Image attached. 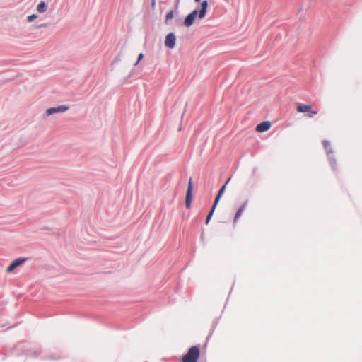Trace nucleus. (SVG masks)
<instances>
[{"instance_id": "1", "label": "nucleus", "mask_w": 362, "mask_h": 362, "mask_svg": "<svg viewBox=\"0 0 362 362\" xmlns=\"http://www.w3.org/2000/svg\"><path fill=\"white\" fill-rule=\"evenodd\" d=\"M209 3L207 0H204L201 3L200 8H196L192 11L190 13L187 15L184 20V25L186 27H190L194 23L196 18L199 19H203L206 14Z\"/></svg>"}, {"instance_id": "2", "label": "nucleus", "mask_w": 362, "mask_h": 362, "mask_svg": "<svg viewBox=\"0 0 362 362\" xmlns=\"http://www.w3.org/2000/svg\"><path fill=\"white\" fill-rule=\"evenodd\" d=\"M200 356L199 346H192L183 356L182 362H197Z\"/></svg>"}, {"instance_id": "3", "label": "nucleus", "mask_w": 362, "mask_h": 362, "mask_svg": "<svg viewBox=\"0 0 362 362\" xmlns=\"http://www.w3.org/2000/svg\"><path fill=\"white\" fill-rule=\"evenodd\" d=\"M192 190H193V182L192 178L190 177L188 181L187 189L185 196V207L189 209L191 207L192 201Z\"/></svg>"}, {"instance_id": "4", "label": "nucleus", "mask_w": 362, "mask_h": 362, "mask_svg": "<svg viewBox=\"0 0 362 362\" xmlns=\"http://www.w3.org/2000/svg\"><path fill=\"white\" fill-rule=\"evenodd\" d=\"M69 109V106H68V105H59L57 107H53L48 108L45 112V115L47 116H50L55 113L66 112Z\"/></svg>"}, {"instance_id": "5", "label": "nucleus", "mask_w": 362, "mask_h": 362, "mask_svg": "<svg viewBox=\"0 0 362 362\" xmlns=\"http://www.w3.org/2000/svg\"><path fill=\"white\" fill-rule=\"evenodd\" d=\"M297 111L298 112H308L309 117H312L313 115H317V110H312V106L310 105L300 104L297 106Z\"/></svg>"}, {"instance_id": "6", "label": "nucleus", "mask_w": 362, "mask_h": 362, "mask_svg": "<svg viewBox=\"0 0 362 362\" xmlns=\"http://www.w3.org/2000/svg\"><path fill=\"white\" fill-rule=\"evenodd\" d=\"M176 36L174 33H168L165 40V45L166 47L173 49L175 46Z\"/></svg>"}, {"instance_id": "7", "label": "nucleus", "mask_w": 362, "mask_h": 362, "mask_svg": "<svg viewBox=\"0 0 362 362\" xmlns=\"http://www.w3.org/2000/svg\"><path fill=\"white\" fill-rule=\"evenodd\" d=\"M271 123L269 121H264L256 126V131L257 132H264L268 131L271 128Z\"/></svg>"}, {"instance_id": "8", "label": "nucleus", "mask_w": 362, "mask_h": 362, "mask_svg": "<svg viewBox=\"0 0 362 362\" xmlns=\"http://www.w3.org/2000/svg\"><path fill=\"white\" fill-rule=\"evenodd\" d=\"M47 9V4L45 1H42L37 6V11L39 13H45Z\"/></svg>"}, {"instance_id": "9", "label": "nucleus", "mask_w": 362, "mask_h": 362, "mask_svg": "<svg viewBox=\"0 0 362 362\" xmlns=\"http://www.w3.org/2000/svg\"><path fill=\"white\" fill-rule=\"evenodd\" d=\"M223 193L224 192L222 190H218V194H216V196L215 197V199H214V202L213 203L212 207H214L215 209L216 208L217 204H218L221 197L223 194Z\"/></svg>"}, {"instance_id": "10", "label": "nucleus", "mask_w": 362, "mask_h": 362, "mask_svg": "<svg viewBox=\"0 0 362 362\" xmlns=\"http://www.w3.org/2000/svg\"><path fill=\"white\" fill-rule=\"evenodd\" d=\"M27 260L26 258H24V257H18V258H16L15 259L13 262L15 264V265L18 267H20L21 265H22L23 264H24L25 262V261Z\"/></svg>"}, {"instance_id": "11", "label": "nucleus", "mask_w": 362, "mask_h": 362, "mask_svg": "<svg viewBox=\"0 0 362 362\" xmlns=\"http://www.w3.org/2000/svg\"><path fill=\"white\" fill-rule=\"evenodd\" d=\"M322 145H323L324 148L325 149V151H327V153L328 154L332 153V148H331V145H330V143L329 141H327L326 140L323 141H322Z\"/></svg>"}, {"instance_id": "12", "label": "nucleus", "mask_w": 362, "mask_h": 362, "mask_svg": "<svg viewBox=\"0 0 362 362\" xmlns=\"http://www.w3.org/2000/svg\"><path fill=\"white\" fill-rule=\"evenodd\" d=\"M215 209H216L215 208L211 206V209H210L209 212L208 213V214L206 216V218L205 223L206 225L209 223L210 220L211 219Z\"/></svg>"}, {"instance_id": "13", "label": "nucleus", "mask_w": 362, "mask_h": 362, "mask_svg": "<svg viewBox=\"0 0 362 362\" xmlns=\"http://www.w3.org/2000/svg\"><path fill=\"white\" fill-rule=\"evenodd\" d=\"M244 208H245V205H243L241 206L237 211L236 212V214H235V218H234V221H236L237 219L241 216L243 210H244Z\"/></svg>"}, {"instance_id": "14", "label": "nucleus", "mask_w": 362, "mask_h": 362, "mask_svg": "<svg viewBox=\"0 0 362 362\" xmlns=\"http://www.w3.org/2000/svg\"><path fill=\"white\" fill-rule=\"evenodd\" d=\"M173 11H170L168 13H167V14L165 16V24H168L169 21L171 20L173 18Z\"/></svg>"}, {"instance_id": "15", "label": "nucleus", "mask_w": 362, "mask_h": 362, "mask_svg": "<svg viewBox=\"0 0 362 362\" xmlns=\"http://www.w3.org/2000/svg\"><path fill=\"white\" fill-rule=\"evenodd\" d=\"M17 267L15 265V264L12 262L10 265L7 267L6 272L8 273H11L15 269H16Z\"/></svg>"}, {"instance_id": "16", "label": "nucleus", "mask_w": 362, "mask_h": 362, "mask_svg": "<svg viewBox=\"0 0 362 362\" xmlns=\"http://www.w3.org/2000/svg\"><path fill=\"white\" fill-rule=\"evenodd\" d=\"M37 18V14H32L30 16H28L27 17V21L28 22H33L34 20H35Z\"/></svg>"}, {"instance_id": "17", "label": "nucleus", "mask_w": 362, "mask_h": 362, "mask_svg": "<svg viewBox=\"0 0 362 362\" xmlns=\"http://www.w3.org/2000/svg\"><path fill=\"white\" fill-rule=\"evenodd\" d=\"M40 350L36 349L30 354V356H33V357H37L40 355Z\"/></svg>"}, {"instance_id": "18", "label": "nucleus", "mask_w": 362, "mask_h": 362, "mask_svg": "<svg viewBox=\"0 0 362 362\" xmlns=\"http://www.w3.org/2000/svg\"><path fill=\"white\" fill-rule=\"evenodd\" d=\"M144 54L142 53H140L138 56V58H137V61L134 63V66H137L139 63L140 61L142 60V59L144 58Z\"/></svg>"}, {"instance_id": "19", "label": "nucleus", "mask_w": 362, "mask_h": 362, "mask_svg": "<svg viewBox=\"0 0 362 362\" xmlns=\"http://www.w3.org/2000/svg\"><path fill=\"white\" fill-rule=\"evenodd\" d=\"M48 25V23H40V24H38L36 28H45Z\"/></svg>"}, {"instance_id": "20", "label": "nucleus", "mask_w": 362, "mask_h": 362, "mask_svg": "<svg viewBox=\"0 0 362 362\" xmlns=\"http://www.w3.org/2000/svg\"><path fill=\"white\" fill-rule=\"evenodd\" d=\"M227 187V185H226V182H225L223 185L221 186V187L220 188L219 190H222L223 192H225V189H226Z\"/></svg>"}, {"instance_id": "21", "label": "nucleus", "mask_w": 362, "mask_h": 362, "mask_svg": "<svg viewBox=\"0 0 362 362\" xmlns=\"http://www.w3.org/2000/svg\"><path fill=\"white\" fill-rule=\"evenodd\" d=\"M187 107V103H186V104H185V105L184 111H183V112H182V115H181V117H182H182H183V116H184V114H185V111H186Z\"/></svg>"}, {"instance_id": "22", "label": "nucleus", "mask_w": 362, "mask_h": 362, "mask_svg": "<svg viewBox=\"0 0 362 362\" xmlns=\"http://www.w3.org/2000/svg\"><path fill=\"white\" fill-rule=\"evenodd\" d=\"M156 4V0H151V7L154 8Z\"/></svg>"}, {"instance_id": "23", "label": "nucleus", "mask_w": 362, "mask_h": 362, "mask_svg": "<svg viewBox=\"0 0 362 362\" xmlns=\"http://www.w3.org/2000/svg\"><path fill=\"white\" fill-rule=\"evenodd\" d=\"M46 359H57V357H54V356H51V357H49V358H45Z\"/></svg>"}, {"instance_id": "24", "label": "nucleus", "mask_w": 362, "mask_h": 362, "mask_svg": "<svg viewBox=\"0 0 362 362\" xmlns=\"http://www.w3.org/2000/svg\"><path fill=\"white\" fill-rule=\"evenodd\" d=\"M194 1L196 3H199V2H201V3H202V1H201V0H194Z\"/></svg>"}, {"instance_id": "25", "label": "nucleus", "mask_w": 362, "mask_h": 362, "mask_svg": "<svg viewBox=\"0 0 362 362\" xmlns=\"http://www.w3.org/2000/svg\"><path fill=\"white\" fill-rule=\"evenodd\" d=\"M179 1H180V0H177V4H178V3H179Z\"/></svg>"}]
</instances>
